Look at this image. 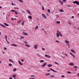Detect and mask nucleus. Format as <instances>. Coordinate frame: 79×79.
Wrapping results in <instances>:
<instances>
[{"instance_id":"obj_30","label":"nucleus","mask_w":79,"mask_h":79,"mask_svg":"<svg viewBox=\"0 0 79 79\" xmlns=\"http://www.w3.org/2000/svg\"><path fill=\"white\" fill-rule=\"evenodd\" d=\"M24 37L22 36V37H21L20 39H24Z\"/></svg>"},{"instance_id":"obj_26","label":"nucleus","mask_w":79,"mask_h":79,"mask_svg":"<svg viewBox=\"0 0 79 79\" xmlns=\"http://www.w3.org/2000/svg\"><path fill=\"white\" fill-rule=\"evenodd\" d=\"M25 46H26V47H30V46H29V45H28L27 44H26L25 45Z\"/></svg>"},{"instance_id":"obj_63","label":"nucleus","mask_w":79,"mask_h":79,"mask_svg":"<svg viewBox=\"0 0 79 79\" xmlns=\"http://www.w3.org/2000/svg\"><path fill=\"white\" fill-rule=\"evenodd\" d=\"M77 16H78V17L79 16V13H78V14H77Z\"/></svg>"},{"instance_id":"obj_39","label":"nucleus","mask_w":79,"mask_h":79,"mask_svg":"<svg viewBox=\"0 0 79 79\" xmlns=\"http://www.w3.org/2000/svg\"><path fill=\"white\" fill-rule=\"evenodd\" d=\"M38 29V26H37L35 27V29Z\"/></svg>"},{"instance_id":"obj_2","label":"nucleus","mask_w":79,"mask_h":79,"mask_svg":"<svg viewBox=\"0 0 79 79\" xmlns=\"http://www.w3.org/2000/svg\"><path fill=\"white\" fill-rule=\"evenodd\" d=\"M73 3L74 4L76 3V5H79V1H75L73 2Z\"/></svg>"},{"instance_id":"obj_6","label":"nucleus","mask_w":79,"mask_h":79,"mask_svg":"<svg viewBox=\"0 0 79 79\" xmlns=\"http://www.w3.org/2000/svg\"><path fill=\"white\" fill-rule=\"evenodd\" d=\"M38 46L37 44L35 45L34 46V48H35V49H36L37 48H38Z\"/></svg>"},{"instance_id":"obj_53","label":"nucleus","mask_w":79,"mask_h":79,"mask_svg":"<svg viewBox=\"0 0 79 79\" xmlns=\"http://www.w3.org/2000/svg\"><path fill=\"white\" fill-rule=\"evenodd\" d=\"M37 20H38V21H39L40 20L39 18H37Z\"/></svg>"},{"instance_id":"obj_4","label":"nucleus","mask_w":79,"mask_h":79,"mask_svg":"<svg viewBox=\"0 0 79 79\" xmlns=\"http://www.w3.org/2000/svg\"><path fill=\"white\" fill-rule=\"evenodd\" d=\"M42 16L43 18H44V19H47V16H45V14H42Z\"/></svg>"},{"instance_id":"obj_15","label":"nucleus","mask_w":79,"mask_h":79,"mask_svg":"<svg viewBox=\"0 0 79 79\" xmlns=\"http://www.w3.org/2000/svg\"><path fill=\"white\" fill-rule=\"evenodd\" d=\"M26 11H27V12H28V13H29V14H31V12H30L29 10H27Z\"/></svg>"},{"instance_id":"obj_44","label":"nucleus","mask_w":79,"mask_h":79,"mask_svg":"<svg viewBox=\"0 0 79 79\" xmlns=\"http://www.w3.org/2000/svg\"><path fill=\"white\" fill-rule=\"evenodd\" d=\"M55 64H58V62H55Z\"/></svg>"},{"instance_id":"obj_47","label":"nucleus","mask_w":79,"mask_h":79,"mask_svg":"<svg viewBox=\"0 0 79 79\" xmlns=\"http://www.w3.org/2000/svg\"><path fill=\"white\" fill-rule=\"evenodd\" d=\"M61 77H65V76L64 75H62Z\"/></svg>"},{"instance_id":"obj_9","label":"nucleus","mask_w":79,"mask_h":79,"mask_svg":"<svg viewBox=\"0 0 79 79\" xmlns=\"http://www.w3.org/2000/svg\"><path fill=\"white\" fill-rule=\"evenodd\" d=\"M70 55H72V56H73V58L76 57V56H74L73 54H72V53H71V52H70Z\"/></svg>"},{"instance_id":"obj_49","label":"nucleus","mask_w":79,"mask_h":79,"mask_svg":"<svg viewBox=\"0 0 79 79\" xmlns=\"http://www.w3.org/2000/svg\"><path fill=\"white\" fill-rule=\"evenodd\" d=\"M77 76L78 77H79V73H78V74H77Z\"/></svg>"},{"instance_id":"obj_28","label":"nucleus","mask_w":79,"mask_h":79,"mask_svg":"<svg viewBox=\"0 0 79 79\" xmlns=\"http://www.w3.org/2000/svg\"><path fill=\"white\" fill-rule=\"evenodd\" d=\"M16 71V69L14 68L13 70V71Z\"/></svg>"},{"instance_id":"obj_29","label":"nucleus","mask_w":79,"mask_h":79,"mask_svg":"<svg viewBox=\"0 0 79 79\" xmlns=\"http://www.w3.org/2000/svg\"><path fill=\"white\" fill-rule=\"evenodd\" d=\"M55 77V76H53V75H51V76L50 77H51V78H53V77Z\"/></svg>"},{"instance_id":"obj_52","label":"nucleus","mask_w":79,"mask_h":79,"mask_svg":"<svg viewBox=\"0 0 79 79\" xmlns=\"http://www.w3.org/2000/svg\"><path fill=\"white\" fill-rule=\"evenodd\" d=\"M48 75H49V73L46 74V76H48Z\"/></svg>"},{"instance_id":"obj_17","label":"nucleus","mask_w":79,"mask_h":79,"mask_svg":"<svg viewBox=\"0 0 79 79\" xmlns=\"http://www.w3.org/2000/svg\"><path fill=\"white\" fill-rule=\"evenodd\" d=\"M71 52H73V53H76V52H75V51H74V50H73V49H71Z\"/></svg>"},{"instance_id":"obj_64","label":"nucleus","mask_w":79,"mask_h":79,"mask_svg":"<svg viewBox=\"0 0 79 79\" xmlns=\"http://www.w3.org/2000/svg\"><path fill=\"white\" fill-rule=\"evenodd\" d=\"M9 79H13V78L12 77H10Z\"/></svg>"},{"instance_id":"obj_35","label":"nucleus","mask_w":79,"mask_h":79,"mask_svg":"<svg viewBox=\"0 0 79 79\" xmlns=\"http://www.w3.org/2000/svg\"><path fill=\"white\" fill-rule=\"evenodd\" d=\"M60 3H61V5H63V2H61Z\"/></svg>"},{"instance_id":"obj_1","label":"nucleus","mask_w":79,"mask_h":79,"mask_svg":"<svg viewBox=\"0 0 79 79\" xmlns=\"http://www.w3.org/2000/svg\"><path fill=\"white\" fill-rule=\"evenodd\" d=\"M56 35L57 38H58L60 35V37L63 36V35H61V32L59 30H57V32L56 33Z\"/></svg>"},{"instance_id":"obj_19","label":"nucleus","mask_w":79,"mask_h":79,"mask_svg":"<svg viewBox=\"0 0 79 79\" xmlns=\"http://www.w3.org/2000/svg\"><path fill=\"white\" fill-rule=\"evenodd\" d=\"M11 11L12 12H15V13H16V11L15 10H11Z\"/></svg>"},{"instance_id":"obj_34","label":"nucleus","mask_w":79,"mask_h":79,"mask_svg":"<svg viewBox=\"0 0 79 79\" xmlns=\"http://www.w3.org/2000/svg\"><path fill=\"white\" fill-rule=\"evenodd\" d=\"M63 2H66V0H62Z\"/></svg>"},{"instance_id":"obj_38","label":"nucleus","mask_w":79,"mask_h":79,"mask_svg":"<svg viewBox=\"0 0 79 79\" xmlns=\"http://www.w3.org/2000/svg\"><path fill=\"white\" fill-rule=\"evenodd\" d=\"M24 44H27V43L26 41H24Z\"/></svg>"},{"instance_id":"obj_59","label":"nucleus","mask_w":79,"mask_h":79,"mask_svg":"<svg viewBox=\"0 0 79 79\" xmlns=\"http://www.w3.org/2000/svg\"><path fill=\"white\" fill-rule=\"evenodd\" d=\"M48 57L49 58H51V56H48Z\"/></svg>"},{"instance_id":"obj_48","label":"nucleus","mask_w":79,"mask_h":79,"mask_svg":"<svg viewBox=\"0 0 79 79\" xmlns=\"http://www.w3.org/2000/svg\"><path fill=\"white\" fill-rule=\"evenodd\" d=\"M45 56H46V57H48V55H45Z\"/></svg>"},{"instance_id":"obj_10","label":"nucleus","mask_w":79,"mask_h":79,"mask_svg":"<svg viewBox=\"0 0 79 79\" xmlns=\"http://www.w3.org/2000/svg\"><path fill=\"white\" fill-rule=\"evenodd\" d=\"M11 45H12V46H13L14 47H17V45L15 44H12Z\"/></svg>"},{"instance_id":"obj_50","label":"nucleus","mask_w":79,"mask_h":79,"mask_svg":"<svg viewBox=\"0 0 79 79\" xmlns=\"http://www.w3.org/2000/svg\"><path fill=\"white\" fill-rule=\"evenodd\" d=\"M22 11L23 13H25V12H24V11L22 10Z\"/></svg>"},{"instance_id":"obj_8","label":"nucleus","mask_w":79,"mask_h":79,"mask_svg":"<svg viewBox=\"0 0 79 79\" xmlns=\"http://www.w3.org/2000/svg\"><path fill=\"white\" fill-rule=\"evenodd\" d=\"M65 42L66 44H69V42L67 40H65Z\"/></svg>"},{"instance_id":"obj_32","label":"nucleus","mask_w":79,"mask_h":79,"mask_svg":"<svg viewBox=\"0 0 79 79\" xmlns=\"http://www.w3.org/2000/svg\"><path fill=\"white\" fill-rule=\"evenodd\" d=\"M9 66H11L12 64H9Z\"/></svg>"},{"instance_id":"obj_46","label":"nucleus","mask_w":79,"mask_h":79,"mask_svg":"<svg viewBox=\"0 0 79 79\" xmlns=\"http://www.w3.org/2000/svg\"><path fill=\"white\" fill-rule=\"evenodd\" d=\"M67 45L68 46L69 48H70V47H69V44H67Z\"/></svg>"},{"instance_id":"obj_14","label":"nucleus","mask_w":79,"mask_h":79,"mask_svg":"<svg viewBox=\"0 0 79 79\" xmlns=\"http://www.w3.org/2000/svg\"><path fill=\"white\" fill-rule=\"evenodd\" d=\"M28 18L30 19H32V16H28Z\"/></svg>"},{"instance_id":"obj_60","label":"nucleus","mask_w":79,"mask_h":79,"mask_svg":"<svg viewBox=\"0 0 79 79\" xmlns=\"http://www.w3.org/2000/svg\"><path fill=\"white\" fill-rule=\"evenodd\" d=\"M42 50H43L45 51V49L44 48H42Z\"/></svg>"},{"instance_id":"obj_21","label":"nucleus","mask_w":79,"mask_h":79,"mask_svg":"<svg viewBox=\"0 0 79 79\" xmlns=\"http://www.w3.org/2000/svg\"><path fill=\"white\" fill-rule=\"evenodd\" d=\"M48 67H50V66H52V64H49L48 65Z\"/></svg>"},{"instance_id":"obj_61","label":"nucleus","mask_w":79,"mask_h":79,"mask_svg":"<svg viewBox=\"0 0 79 79\" xmlns=\"http://www.w3.org/2000/svg\"><path fill=\"white\" fill-rule=\"evenodd\" d=\"M22 26H23L24 25V22L22 23Z\"/></svg>"},{"instance_id":"obj_40","label":"nucleus","mask_w":79,"mask_h":79,"mask_svg":"<svg viewBox=\"0 0 79 79\" xmlns=\"http://www.w3.org/2000/svg\"><path fill=\"white\" fill-rule=\"evenodd\" d=\"M64 55H65V56H67V57H68V55H67V54H64Z\"/></svg>"},{"instance_id":"obj_12","label":"nucleus","mask_w":79,"mask_h":79,"mask_svg":"<svg viewBox=\"0 0 79 79\" xmlns=\"http://www.w3.org/2000/svg\"><path fill=\"white\" fill-rule=\"evenodd\" d=\"M4 24L5 26H9V25H8V24L6 23H4Z\"/></svg>"},{"instance_id":"obj_22","label":"nucleus","mask_w":79,"mask_h":79,"mask_svg":"<svg viewBox=\"0 0 79 79\" xmlns=\"http://www.w3.org/2000/svg\"><path fill=\"white\" fill-rule=\"evenodd\" d=\"M57 24H60V21H58L56 22Z\"/></svg>"},{"instance_id":"obj_42","label":"nucleus","mask_w":79,"mask_h":79,"mask_svg":"<svg viewBox=\"0 0 79 79\" xmlns=\"http://www.w3.org/2000/svg\"><path fill=\"white\" fill-rule=\"evenodd\" d=\"M42 9L43 10H44V7L43 6L42 7Z\"/></svg>"},{"instance_id":"obj_7","label":"nucleus","mask_w":79,"mask_h":79,"mask_svg":"<svg viewBox=\"0 0 79 79\" xmlns=\"http://www.w3.org/2000/svg\"><path fill=\"white\" fill-rule=\"evenodd\" d=\"M0 26H2V27H4V28H5V27H6L5 25L2 24H0Z\"/></svg>"},{"instance_id":"obj_45","label":"nucleus","mask_w":79,"mask_h":79,"mask_svg":"<svg viewBox=\"0 0 79 79\" xmlns=\"http://www.w3.org/2000/svg\"><path fill=\"white\" fill-rule=\"evenodd\" d=\"M5 39H7V35H5Z\"/></svg>"},{"instance_id":"obj_16","label":"nucleus","mask_w":79,"mask_h":79,"mask_svg":"<svg viewBox=\"0 0 79 79\" xmlns=\"http://www.w3.org/2000/svg\"><path fill=\"white\" fill-rule=\"evenodd\" d=\"M16 77V75H13V76H12V77Z\"/></svg>"},{"instance_id":"obj_13","label":"nucleus","mask_w":79,"mask_h":79,"mask_svg":"<svg viewBox=\"0 0 79 79\" xmlns=\"http://www.w3.org/2000/svg\"><path fill=\"white\" fill-rule=\"evenodd\" d=\"M18 63H19V64H20V65H23V64H22V63L21 62H20L19 60L18 61Z\"/></svg>"},{"instance_id":"obj_11","label":"nucleus","mask_w":79,"mask_h":79,"mask_svg":"<svg viewBox=\"0 0 79 79\" xmlns=\"http://www.w3.org/2000/svg\"><path fill=\"white\" fill-rule=\"evenodd\" d=\"M23 34L25 35H28V34H27L26 33L23 32Z\"/></svg>"},{"instance_id":"obj_56","label":"nucleus","mask_w":79,"mask_h":79,"mask_svg":"<svg viewBox=\"0 0 79 79\" xmlns=\"http://www.w3.org/2000/svg\"><path fill=\"white\" fill-rule=\"evenodd\" d=\"M54 72H55V73H57V71H55L54 70V71H53Z\"/></svg>"},{"instance_id":"obj_3","label":"nucleus","mask_w":79,"mask_h":79,"mask_svg":"<svg viewBox=\"0 0 79 79\" xmlns=\"http://www.w3.org/2000/svg\"><path fill=\"white\" fill-rule=\"evenodd\" d=\"M47 64V63H45L43 65H41V67L42 68H44Z\"/></svg>"},{"instance_id":"obj_55","label":"nucleus","mask_w":79,"mask_h":79,"mask_svg":"<svg viewBox=\"0 0 79 79\" xmlns=\"http://www.w3.org/2000/svg\"><path fill=\"white\" fill-rule=\"evenodd\" d=\"M21 61L24 62V60L23 59H22L21 60Z\"/></svg>"},{"instance_id":"obj_27","label":"nucleus","mask_w":79,"mask_h":79,"mask_svg":"<svg viewBox=\"0 0 79 79\" xmlns=\"http://www.w3.org/2000/svg\"><path fill=\"white\" fill-rule=\"evenodd\" d=\"M19 2H21L22 3H23V1L22 0H19Z\"/></svg>"},{"instance_id":"obj_43","label":"nucleus","mask_w":79,"mask_h":79,"mask_svg":"<svg viewBox=\"0 0 79 79\" xmlns=\"http://www.w3.org/2000/svg\"><path fill=\"white\" fill-rule=\"evenodd\" d=\"M4 50H6L7 48H5V47H4Z\"/></svg>"},{"instance_id":"obj_36","label":"nucleus","mask_w":79,"mask_h":79,"mask_svg":"<svg viewBox=\"0 0 79 79\" xmlns=\"http://www.w3.org/2000/svg\"><path fill=\"white\" fill-rule=\"evenodd\" d=\"M48 13H50V9H48Z\"/></svg>"},{"instance_id":"obj_23","label":"nucleus","mask_w":79,"mask_h":79,"mask_svg":"<svg viewBox=\"0 0 79 79\" xmlns=\"http://www.w3.org/2000/svg\"><path fill=\"white\" fill-rule=\"evenodd\" d=\"M43 62H44V60H41L40 61V63H43Z\"/></svg>"},{"instance_id":"obj_25","label":"nucleus","mask_w":79,"mask_h":79,"mask_svg":"<svg viewBox=\"0 0 79 79\" xmlns=\"http://www.w3.org/2000/svg\"><path fill=\"white\" fill-rule=\"evenodd\" d=\"M73 68H77L78 67H77V66H73Z\"/></svg>"},{"instance_id":"obj_33","label":"nucleus","mask_w":79,"mask_h":79,"mask_svg":"<svg viewBox=\"0 0 79 79\" xmlns=\"http://www.w3.org/2000/svg\"><path fill=\"white\" fill-rule=\"evenodd\" d=\"M50 70H51V71H54V70L53 69H52L51 68H50Z\"/></svg>"},{"instance_id":"obj_20","label":"nucleus","mask_w":79,"mask_h":79,"mask_svg":"<svg viewBox=\"0 0 79 79\" xmlns=\"http://www.w3.org/2000/svg\"><path fill=\"white\" fill-rule=\"evenodd\" d=\"M9 61H10V62L13 63V61L11 59H9Z\"/></svg>"},{"instance_id":"obj_58","label":"nucleus","mask_w":79,"mask_h":79,"mask_svg":"<svg viewBox=\"0 0 79 79\" xmlns=\"http://www.w3.org/2000/svg\"><path fill=\"white\" fill-rule=\"evenodd\" d=\"M44 33L47 34V32H46V31H45L44 30Z\"/></svg>"},{"instance_id":"obj_24","label":"nucleus","mask_w":79,"mask_h":79,"mask_svg":"<svg viewBox=\"0 0 79 79\" xmlns=\"http://www.w3.org/2000/svg\"><path fill=\"white\" fill-rule=\"evenodd\" d=\"M21 20H19V21H18L17 22V23H20V22H21Z\"/></svg>"},{"instance_id":"obj_18","label":"nucleus","mask_w":79,"mask_h":79,"mask_svg":"<svg viewBox=\"0 0 79 79\" xmlns=\"http://www.w3.org/2000/svg\"><path fill=\"white\" fill-rule=\"evenodd\" d=\"M59 11H60V12H64V11L62 9H60V10H59Z\"/></svg>"},{"instance_id":"obj_37","label":"nucleus","mask_w":79,"mask_h":79,"mask_svg":"<svg viewBox=\"0 0 79 79\" xmlns=\"http://www.w3.org/2000/svg\"><path fill=\"white\" fill-rule=\"evenodd\" d=\"M67 73L69 74H71V72H67Z\"/></svg>"},{"instance_id":"obj_54","label":"nucleus","mask_w":79,"mask_h":79,"mask_svg":"<svg viewBox=\"0 0 79 79\" xmlns=\"http://www.w3.org/2000/svg\"><path fill=\"white\" fill-rule=\"evenodd\" d=\"M59 2H60L61 3L62 2L60 0H59Z\"/></svg>"},{"instance_id":"obj_41","label":"nucleus","mask_w":79,"mask_h":79,"mask_svg":"<svg viewBox=\"0 0 79 79\" xmlns=\"http://www.w3.org/2000/svg\"><path fill=\"white\" fill-rule=\"evenodd\" d=\"M11 19L12 20V21H13L14 20V19H13V18H11Z\"/></svg>"},{"instance_id":"obj_57","label":"nucleus","mask_w":79,"mask_h":79,"mask_svg":"<svg viewBox=\"0 0 79 79\" xmlns=\"http://www.w3.org/2000/svg\"><path fill=\"white\" fill-rule=\"evenodd\" d=\"M29 79H35V78H29Z\"/></svg>"},{"instance_id":"obj_5","label":"nucleus","mask_w":79,"mask_h":79,"mask_svg":"<svg viewBox=\"0 0 79 79\" xmlns=\"http://www.w3.org/2000/svg\"><path fill=\"white\" fill-rule=\"evenodd\" d=\"M69 64L70 66H74V63H73L71 62V63H70Z\"/></svg>"},{"instance_id":"obj_62","label":"nucleus","mask_w":79,"mask_h":79,"mask_svg":"<svg viewBox=\"0 0 79 79\" xmlns=\"http://www.w3.org/2000/svg\"><path fill=\"white\" fill-rule=\"evenodd\" d=\"M72 18H74V16H72Z\"/></svg>"},{"instance_id":"obj_51","label":"nucleus","mask_w":79,"mask_h":79,"mask_svg":"<svg viewBox=\"0 0 79 79\" xmlns=\"http://www.w3.org/2000/svg\"><path fill=\"white\" fill-rule=\"evenodd\" d=\"M31 77H34V75H31Z\"/></svg>"},{"instance_id":"obj_31","label":"nucleus","mask_w":79,"mask_h":79,"mask_svg":"<svg viewBox=\"0 0 79 79\" xmlns=\"http://www.w3.org/2000/svg\"><path fill=\"white\" fill-rule=\"evenodd\" d=\"M55 42H57V43H60V42H59V41H58L57 40H56L55 41Z\"/></svg>"}]
</instances>
